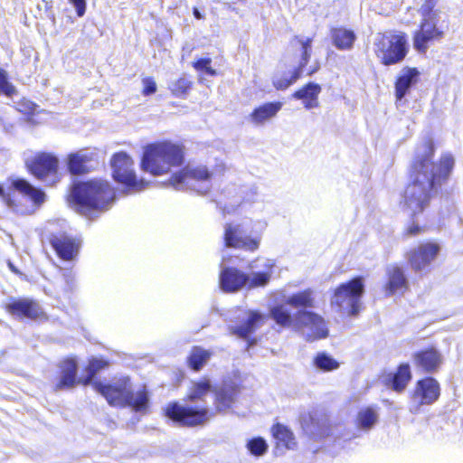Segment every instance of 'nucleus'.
<instances>
[{
	"label": "nucleus",
	"mask_w": 463,
	"mask_h": 463,
	"mask_svg": "<svg viewBox=\"0 0 463 463\" xmlns=\"http://www.w3.org/2000/svg\"><path fill=\"white\" fill-rule=\"evenodd\" d=\"M435 143L429 137L415 148L402 195L404 205L411 210V218L425 211L432 196L447 184L453 172V155L443 153L435 161Z\"/></svg>",
	"instance_id": "f257e3e1"
},
{
	"label": "nucleus",
	"mask_w": 463,
	"mask_h": 463,
	"mask_svg": "<svg viewBox=\"0 0 463 463\" xmlns=\"http://www.w3.org/2000/svg\"><path fill=\"white\" fill-rule=\"evenodd\" d=\"M212 388V383L206 377L193 382L183 399L184 404L178 401L169 402L163 408L162 415L183 428H199L206 425L212 417L209 408L193 404L204 402Z\"/></svg>",
	"instance_id": "f03ea898"
},
{
	"label": "nucleus",
	"mask_w": 463,
	"mask_h": 463,
	"mask_svg": "<svg viewBox=\"0 0 463 463\" xmlns=\"http://www.w3.org/2000/svg\"><path fill=\"white\" fill-rule=\"evenodd\" d=\"M185 153L186 148L182 142L155 141L145 146L140 167L154 176L164 175L172 168L184 165Z\"/></svg>",
	"instance_id": "7ed1b4c3"
},
{
	"label": "nucleus",
	"mask_w": 463,
	"mask_h": 463,
	"mask_svg": "<svg viewBox=\"0 0 463 463\" xmlns=\"http://www.w3.org/2000/svg\"><path fill=\"white\" fill-rule=\"evenodd\" d=\"M92 388L112 407L131 408L135 411H145L149 406V392L143 385L136 392L128 375L118 377L111 383L94 382Z\"/></svg>",
	"instance_id": "20e7f679"
},
{
	"label": "nucleus",
	"mask_w": 463,
	"mask_h": 463,
	"mask_svg": "<svg viewBox=\"0 0 463 463\" xmlns=\"http://www.w3.org/2000/svg\"><path fill=\"white\" fill-rule=\"evenodd\" d=\"M71 196L81 212L104 211L113 200V189L107 181L90 179L76 183Z\"/></svg>",
	"instance_id": "39448f33"
},
{
	"label": "nucleus",
	"mask_w": 463,
	"mask_h": 463,
	"mask_svg": "<svg viewBox=\"0 0 463 463\" xmlns=\"http://www.w3.org/2000/svg\"><path fill=\"white\" fill-rule=\"evenodd\" d=\"M434 6L435 3L425 1L420 10L421 19L412 33V45L419 54H426L429 47L436 42H440L445 35L444 31L439 26V16Z\"/></svg>",
	"instance_id": "423d86ee"
},
{
	"label": "nucleus",
	"mask_w": 463,
	"mask_h": 463,
	"mask_svg": "<svg viewBox=\"0 0 463 463\" xmlns=\"http://www.w3.org/2000/svg\"><path fill=\"white\" fill-rule=\"evenodd\" d=\"M17 194L26 197L36 207L41 206L46 199V194L41 188L33 186L24 178L10 179L6 189L0 184V198L2 202L8 208L21 214L27 213V209Z\"/></svg>",
	"instance_id": "0eeeda50"
},
{
	"label": "nucleus",
	"mask_w": 463,
	"mask_h": 463,
	"mask_svg": "<svg viewBox=\"0 0 463 463\" xmlns=\"http://www.w3.org/2000/svg\"><path fill=\"white\" fill-rule=\"evenodd\" d=\"M409 53L408 35L405 32L379 33L374 42V54L381 64L392 66L401 63Z\"/></svg>",
	"instance_id": "6e6552de"
},
{
	"label": "nucleus",
	"mask_w": 463,
	"mask_h": 463,
	"mask_svg": "<svg viewBox=\"0 0 463 463\" xmlns=\"http://www.w3.org/2000/svg\"><path fill=\"white\" fill-rule=\"evenodd\" d=\"M292 42L300 45V58L298 64L294 66L290 71L284 73L279 77H275L272 80V86L277 90H286L290 86L294 85L298 80L305 76L310 77L317 73L320 69V65L318 63L307 68V64L309 63L312 56L313 38H303L300 35H295L292 38Z\"/></svg>",
	"instance_id": "1a4fd4ad"
},
{
	"label": "nucleus",
	"mask_w": 463,
	"mask_h": 463,
	"mask_svg": "<svg viewBox=\"0 0 463 463\" xmlns=\"http://www.w3.org/2000/svg\"><path fill=\"white\" fill-rule=\"evenodd\" d=\"M364 294V279L355 276L340 283L333 291L332 304L346 311L349 317L357 316L363 308L362 298Z\"/></svg>",
	"instance_id": "9d476101"
},
{
	"label": "nucleus",
	"mask_w": 463,
	"mask_h": 463,
	"mask_svg": "<svg viewBox=\"0 0 463 463\" xmlns=\"http://www.w3.org/2000/svg\"><path fill=\"white\" fill-rule=\"evenodd\" d=\"M25 167L37 180L54 186L62 179L59 157L51 152L40 151L25 162Z\"/></svg>",
	"instance_id": "9b49d317"
},
{
	"label": "nucleus",
	"mask_w": 463,
	"mask_h": 463,
	"mask_svg": "<svg viewBox=\"0 0 463 463\" xmlns=\"http://www.w3.org/2000/svg\"><path fill=\"white\" fill-rule=\"evenodd\" d=\"M110 165L114 180L128 191L141 192L148 187V181L137 178L133 169L134 160L126 152L115 153Z\"/></svg>",
	"instance_id": "f8f14e48"
},
{
	"label": "nucleus",
	"mask_w": 463,
	"mask_h": 463,
	"mask_svg": "<svg viewBox=\"0 0 463 463\" xmlns=\"http://www.w3.org/2000/svg\"><path fill=\"white\" fill-rule=\"evenodd\" d=\"M110 165L114 180L128 191L141 192L148 187V181L137 178L133 169L134 160L126 152L115 153Z\"/></svg>",
	"instance_id": "ddd939ff"
},
{
	"label": "nucleus",
	"mask_w": 463,
	"mask_h": 463,
	"mask_svg": "<svg viewBox=\"0 0 463 463\" xmlns=\"http://www.w3.org/2000/svg\"><path fill=\"white\" fill-rule=\"evenodd\" d=\"M223 245L226 248L255 252L260 249V234H247L241 223L229 222L223 226Z\"/></svg>",
	"instance_id": "4468645a"
},
{
	"label": "nucleus",
	"mask_w": 463,
	"mask_h": 463,
	"mask_svg": "<svg viewBox=\"0 0 463 463\" xmlns=\"http://www.w3.org/2000/svg\"><path fill=\"white\" fill-rule=\"evenodd\" d=\"M5 310L14 318L23 321L45 322L49 317L37 299L32 298H11Z\"/></svg>",
	"instance_id": "2eb2a0df"
},
{
	"label": "nucleus",
	"mask_w": 463,
	"mask_h": 463,
	"mask_svg": "<svg viewBox=\"0 0 463 463\" xmlns=\"http://www.w3.org/2000/svg\"><path fill=\"white\" fill-rule=\"evenodd\" d=\"M440 251V245L437 241H427L411 248L406 253L408 264L415 272L426 270L432 261L436 260Z\"/></svg>",
	"instance_id": "dca6fc26"
},
{
	"label": "nucleus",
	"mask_w": 463,
	"mask_h": 463,
	"mask_svg": "<svg viewBox=\"0 0 463 463\" xmlns=\"http://www.w3.org/2000/svg\"><path fill=\"white\" fill-rule=\"evenodd\" d=\"M58 373L55 382L52 385L54 392L73 389L77 384H80V378H78V362L75 357L68 356L59 362Z\"/></svg>",
	"instance_id": "f3484780"
},
{
	"label": "nucleus",
	"mask_w": 463,
	"mask_h": 463,
	"mask_svg": "<svg viewBox=\"0 0 463 463\" xmlns=\"http://www.w3.org/2000/svg\"><path fill=\"white\" fill-rule=\"evenodd\" d=\"M412 362L419 373L432 374L441 367L443 356L437 347L430 345L415 351L412 354Z\"/></svg>",
	"instance_id": "a211bd4d"
},
{
	"label": "nucleus",
	"mask_w": 463,
	"mask_h": 463,
	"mask_svg": "<svg viewBox=\"0 0 463 463\" xmlns=\"http://www.w3.org/2000/svg\"><path fill=\"white\" fill-rule=\"evenodd\" d=\"M440 393L438 380L432 376H425L415 383L411 398L419 405H431L439 399Z\"/></svg>",
	"instance_id": "6ab92c4d"
},
{
	"label": "nucleus",
	"mask_w": 463,
	"mask_h": 463,
	"mask_svg": "<svg viewBox=\"0 0 463 463\" xmlns=\"http://www.w3.org/2000/svg\"><path fill=\"white\" fill-rule=\"evenodd\" d=\"M48 241L58 258L64 261L73 260L78 256L81 246L80 239L65 232L52 233Z\"/></svg>",
	"instance_id": "aec40b11"
},
{
	"label": "nucleus",
	"mask_w": 463,
	"mask_h": 463,
	"mask_svg": "<svg viewBox=\"0 0 463 463\" xmlns=\"http://www.w3.org/2000/svg\"><path fill=\"white\" fill-rule=\"evenodd\" d=\"M96 153L88 148H80L67 154L65 164L71 175H85L94 170L97 162Z\"/></svg>",
	"instance_id": "412c9836"
},
{
	"label": "nucleus",
	"mask_w": 463,
	"mask_h": 463,
	"mask_svg": "<svg viewBox=\"0 0 463 463\" xmlns=\"http://www.w3.org/2000/svg\"><path fill=\"white\" fill-rule=\"evenodd\" d=\"M294 317V326L297 328L308 327L312 330V333L308 335V340L323 339L328 335L326 322L320 315L312 311L298 310Z\"/></svg>",
	"instance_id": "4be33fe9"
},
{
	"label": "nucleus",
	"mask_w": 463,
	"mask_h": 463,
	"mask_svg": "<svg viewBox=\"0 0 463 463\" xmlns=\"http://www.w3.org/2000/svg\"><path fill=\"white\" fill-rule=\"evenodd\" d=\"M386 280L383 285L385 297L403 295L409 288V282L403 269L398 264L386 268Z\"/></svg>",
	"instance_id": "5701e85b"
},
{
	"label": "nucleus",
	"mask_w": 463,
	"mask_h": 463,
	"mask_svg": "<svg viewBox=\"0 0 463 463\" xmlns=\"http://www.w3.org/2000/svg\"><path fill=\"white\" fill-rule=\"evenodd\" d=\"M213 177V172L204 165H185L170 176L174 185L194 182H207Z\"/></svg>",
	"instance_id": "b1692460"
},
{
	"label": "nucleus",
	"mask_w": 463,
	"mask_h": 463,
	"mask_svg": "<svg viewBox=\"0 0 463 463\" xmlns=\"http://www.w3.org/2000/svg\"><path fill=\"white\" fill-rule=\"evenodd\" d=\"M249 275L236 267H225L219 275V284L222 291L234 293L246 287Z\"/></svg>",
	"instance_id": "393cba45"
},
{
	"label": "nucleus",
	"mask_w": 463,
	"mask_h": 463,
	"mask_svg": "<svg viewBox=\"0 0 463 463\" xmlns=\"http://www.w3.org/2000/svg\"><path fill=\"white\" fill-rule=\"evenodd\" d=\"M412 379V373L409 363L403 362L397 365L395 371L388 373L383 384L396 393H402Z\"/></svg>",
	"instance_id": "a878e982"
},
{
	"label": "nucleus",
	"mask_w": 463,
	"mask_h": 463,
	"mask_svg": "<svg viewBox=\"0 0 463 463\" xmlns=\"http://www.w3.org/2000/svg\"><path fill=\"white\" fill-rule=\"evenodd\" d=\"M420 71L416 67H404L394 81V96L396 101H401L410 89L419 81Z\"/></svg>",
	"instance_id": "bb28decb"
},
{
	"label": "nucleus",
	"mask_w": 463,
	"mask_h": 463,
	"mask_svg": "<svg viewBox=\"0 0 463 463\" xmlns=\"http://www.w3.org/2000/svg\"><path fill=\"white\" fill-rule=\"evenodd\" d=\"M321 91L322 87L318 83L309 81L294 91L291 97L301 100L306 109H312L319 107Z\"/></svg>",
	"instance_id": "cd10ccee"
},
{
	"label": "nucleus",
	"mask_w": 463,
	"mask_h": 463,
	"mask_svg": "<svg viewBox=\"0 0 463 463\" xmlns=\"http://www.w3.org/2000/svg\"><path fill=\"white\" fill-rule=\"evenodd\" d=\"M282 107L283 103L279 100L262 103L252 109L249 118L255 125H263L275 118Z\"/></svg>",
	"instance_id": "c85d7f7f"
},
{
	"label": "nucleus",
	"mask_w": 463,
	"mask_h": 463,
	"mask_svg": "<svg viewBox=\"0 0 463 463\" xmlns=\"http://www.w3.org/2000/svg\"><path fill=\"white\" fill-rule=\"evenodd\" d=\"M330 38L333 45L340 51L351 50L357 39L352 29L344 26L332 27L330 29Z\"/></svg>",
	"instance_id": "c756f323"
},
{
	"label": "nucleus",
	"mask_w": 463,
	"mask_h": 463,
	"mask_svg": "<svg viewBox=\"0 0 463 463\" xmlns=\"http://www.w3.org/2000/svg\"><path fill=\"white\" fill-rule=\"evenodd\" d=\"M263 322V316L257 311H251L246 321L231 328V333L242 339H248Z\"/></svg>",
	"instance_id": "7c9ffc66"
},
{
	"label": "nucleus",
	"mask_w": 463,
	"mask_h": 463,
	"mask_svg": "<svg viewBox=\"0 0 463 463\" xmlns=\"http://www.w3.org/2000/svg\"><path fill=\"white\" fill-rule=\"evenodd\" d=\"M270 431L276 440V447L292 449L296 446L295 436L288 427L277 422L271 426Z\"/></svg>",
	"instance_id": "2f4dec72"
},
{
	"label": "nucleus",
	"mask_w": 463,
	"mask_h": 463,
	"mask_svg": "<svg viewBox=\"0 0 463 463\" xmlns=\"http://www.w3.org/2000/svg\"><path fill=\"white\" fill-rule=\"evenodd\" d=\"M109 366V362L102 359L91 358L89 360L88 364L84 367L86 374L80 378V384L83 386L91 385L95 382L93 379L96 374Z\"/></svg>",
	"instance_id": "473e14b6"
},
{
	"label": "nucleus",
	"mask_w": 463,
	"mask_h": 463,
	"mask_svg": "<svg viewBox=\"0 0 463 463\" xmlns=\"http://www.w3.org/2000/svg\"><path fill=\"white\" fill-rule=\"evenodd\" d=\"M286 303L295 308H311L315 307V299L311 289L307 288L292 294Z\"/></svg>",
	"instance_id": "72a5a7b5"
},
{
	"label": "nucleus",
	"mask_w": 463,
	"mask_h": 463,
	"mask_svg": "<svg viewBox=\"0 0 463 463\" xmlns=\"http://www.w3.org/2000/svg\"><path fill=\"white\" fill-rule=\"evenodd\" d=\"M235 389L232 387L222 388L215 392L214 407L217 412L230 409L235 401Z\"/></svg>",
	"instance_id": "f704fd0d"
},
{
	"label": "nucleus",
	"mask_w": 463,
	"mask_h": 463,
	"mask_svg": "<svg viewBox=\"0 0 463 463\" xmlns=\"http://www.w3.org/2000/svg\"><path fill=\"white\" fill-rule=\"evenodd\" d=\"M211 357V353L201 346H194L187 357L188 366L194 372L200 371Z\"/></svg>",
	"instance_id": "c9c22d12"
},
{
	"label": "nucleus",
	"mask_w": 463,
	"mask_h": 463,
	"mask_svg": "<svg viewBox=\"0 0 463 463\" xmlns=\"http://www.w3.org/2000/svg\"><path fill=\"white\" fill-rule=\"evenodd\" d=\"M377 412L373 407H365L358 411L356 426L361 429H371L377 421Z\"/></svg>",
	"instance_id": "e433bc0d"
},
{
	"label": "nucleus",
	"mask_w": 463,
	"mask_h": 463,
	"mask_svg": "<svg viewBox=\"0 0 463 463\" xmlns=\"http://www.w3.org/2000/svg\"><path fill=\"white\" fill-rule=\"evenodd\" d=\"M192 87L193 81L187 77L182 76L172 83L170 91L176 98H185Z\"/></svg>",
	"instance_id": "4c0bfd02"
},
{
	"label": "nucleus",
	"mask_w": 463,
	"mask_h": 463,
	"mask_svg": "<svg viewBox=\"0 0 463 463\" xmlns=\"http://www.w3.org/2000/svg\"><path fill=\"white\" fill-rule=\"evenodd\" d=\"M269 314L275 322L283 327H288L294 324V320L292 319L289 312L287 311L281 305L273 307L270 309Z\"/></svg>",
	"instance_id": "58836bf2"
},
{
	"label": "nucleus",
	"mask_w": 463,
	"mask_h": 463,
	"mask_svg": "<svg viewBox=\"0 0 463 463\" xmlns=\"http://www.w3.org/2000/svg\"><path fill=\"white\" fill-rule=\"evenodd\" d=\"M314 364L324 372L334 371L339 367V363L326 353H318L314 359Z\"/></svg>",
	"instance_id": "ea45409f"
},
{
	"label": "nucleus",
	"mask_w": 463,
	"mask_h": 463,
	"mask_svg": "<svg viewBox=\"0 0 463 463\" xmlns=\"http://www.w3.org/2000/svg\"><path fill=\"white\" fill-rule=\"evenodd\" d=\"M247 449L255 457L263 456L269 449L266 440L261 437L250 439L246 445Z\"/></svg>",
	"instance_id": "a19ab883"
},
{
	"label": "nucleus",
	"mask_w": 463,
	"mask_h": 463,
	"mask_svg": "<svg viewBox=\"0 0 463 463\" xmlns=\"http://www.w3.org/2000/svg\"><path fill=\"white\" fill-rule=\"evenodd\" d=\"M270 279V275L268 272H256L250 278L249 276V282L246 284L247 288H254L258 287H263L267 285Z\"/></svg>",
	"instance_id": "79ce46f5"
},
{
	"label": "nucleus",
	"mask_w": 463,
	"mask_h": 463,
	"mask_svg": "<svg viewBox=\"0 0 463 463\" xmlns=\"http://www.w3.org/2000/svg\"><path fill=\"white\" fill-rule=\"evenodd\" d=\"M0 93L12 97L15 93L14 86L8 80L7 72L0 68Z\"/></svg>",
	"instance_id": "37998d69"
},
{
	"label": "nucleus",
	"mask_w": 463,
	"mask_h": 463,
	"mask_svg": "<svg viewBox=\"0 0 463 463\" xmlns=\"http://www.w3.org/2000/svg\"><path fill=\"white\" fill-rule=\"evenodd\" d=\"M211 64V58H200L193 62V67L197 71H204L210 76H215L216 71L212 68Z\"/></svg>",
	"instance_id": "c03bdc74"
},
{
	"label": "nucleus",
	"mask_w": 463,
	"mask_h": 463,
	"mask_svg": "<svg viewBox=\"0 0 463 463\" xmlns=\"http://www.w3.org/2000/svg\"><path fill=\"white\" fill-rule=\"evenodd\" d=\"M425 232V226L420 225L416 222L409 223L404 229L403 237H415Z\"/></svg>",
	"instance_id": "a18cd8bd"
},
{
	"label": "nucleus",
	"mask_w": 463,
	"mask_h": 463,
	"mask_svg": "<svg viewBox=\"0 0 463 463\" xmlns=\"http://www.w3.org/2000/svg\"><path fill=\"white\" fill-rule=\"evenodd\" d=\"M143 89L142 94L149 96L156 92L157 87L155 80L152 77H146L142 80Z\"/></svg>",
	"instance_id": "49530a36"
},
{
	"label": "nucleus",
	"mask_w": 463,
	"mask_h": 463,
	"mask_svg": "<svg viewBox=\"0 0 463 463\" xmlns=\"http://www.w3.org/2000/svg\"><path fill=\"white\" fill-rule=\"evenodd\" d=\"M75 289V279L71 274L64 275L63 292L71 294Z\"/></svg>",
	"instance_id": "de8ad7c7"
},
{
	"label": "nucleus",
	"mask_w": 463,
	"mask_h": 463,
	"mask_svg": "<svg viewBox=\"0 0 463 463\" xmlns=\"http://www.w3.org/2000/svg\"><path fill=\"white\" fill-rule=\"evenodd\" d=\"M70 4H71L75 9L77 15L81 17L84 15L86 12V0H68Z\"/></svg>",
	"instance_id": "09e8293b"
},
{
	"label": "nucleus",
	"mask_w": 463,
	"mask_h": 463,
	"mask_svg": "<svg viewBox=\"0 0 463 463\" xmlns=\"http://www.w3.org/2000/svg\"><path fill=\"white\" fill-rule=\"evenodd\" d=\"M193 14L196 19H203V15L200 13L197 7L193 8Z\"/></svg>",
	"instance_id": "8fccbe9b"
},
{
	"label": "nucleus",
	"mask_w": 463,
	"mask_h": 463,
	"mask_svg": "<svg viewBox=\"0 0 463 463\" xmlns=\"http://www.w3.org/2000/svg\"><path fill=\"white\" fill-rule=\"evenodd\" d=\"M238 2H245L246 0H237Z\"/></svg>",
	"instance_id": "3c124183"
}]
</instances>
